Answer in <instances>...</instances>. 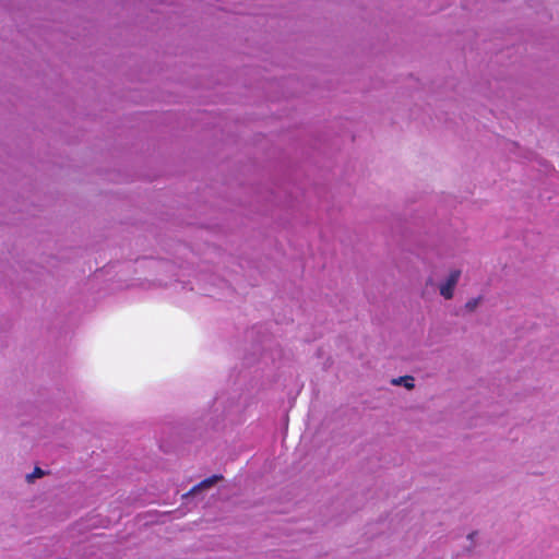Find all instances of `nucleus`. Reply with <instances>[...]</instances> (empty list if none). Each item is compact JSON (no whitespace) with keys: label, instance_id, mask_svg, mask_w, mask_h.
Returning <instances> with one entry per match:
<instances>
[{"label":"nucleus","instance_id":"1","mask_svg":"<svg viewBox=\"0 0 559 559\" xmlns=\"http://www.w3.org/2000/svg\"><path fill=\"white\" fill-rule=\"evenodd\" d=\"M460 270L451 271L445 283L440 286V294L442 297L445 299H451L453 297V290L460 280Z\"/></svg>","mask_w":559,"mask_h":559},{"label":"nucleus","instance_id":"2","mask_svg":"<svg viewBox=\"0 0 559 559\" xmlns=\"http://www.w3.org/2000/svg\"><path fill=\"white\" fill-rule=\"evenodd\" d=\"M222 478H223L222 475H213V476L202 480L198 486L193 487L191 489V492H195L199 488H210L211 486H213L215 483H217Z\"/></svg>","mask_w":559,"mask_h":559},{"label":"nucleus","instance_id":"3","mask_svg":"<svg viewBox=\"0 0 559 559\" xmlns=\"http://www.w3.org/2000/svg\"><path fill=\"white\" fill-rule=\"evenodd\" d=\"M394 385H404L406 389L412 390L414 384V378L412 376H404L392 380Z\"/></svg>","mask_w":559,"mask_h":559},{"label":"nucleus","instance_id":"4","mask_svg":"<svg viewBox=\"0 0 559 559\" xmlns=\"http://www.w3.org/2000/svg\"><path fill=\"white\" fill-rule=\"evenodd\" d=\"M478 304H479V298H473L466 302L465 308L468 311H474L477 308Z\"/></svg>","mask_w":559,"mask_h":559},{"label":"nucleus","instance_id":"5","mask_svg":"<svg viewBox=\"0 0 559 559\" xmlns=\"http://www.w3.org/2000/svg\"><path fill=\"white\" fill-rule=\"evenodd\" d=\"M43 475H44V472L39 467H36L34 469L33 474L27 475V480L32 481L34 478L41 477Z\"/></svg>","mask_w":559,"mask_h":559}]
</instances>
